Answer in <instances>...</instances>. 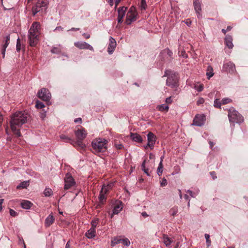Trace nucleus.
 <instances>
[{"label":"nucleus","mask_w":248,"mask_h":248,"mask_svg":"<svg viewBox=\"0 0 248 248\" xmlns=\"http://www.w3.org/2000/svg\"><path fill=\"white\" fill-rule=\"evenodd\" d=\"M28 114L23 111L16 112L11 116L10 125L12 132L16 137L21 136L20 128L27 122Z\"/></svg>","instance_id":"obj_1"},{"label":"nucleus","mask_w":248,"mask_h":248,"mask_svg":"<svg viewBox=\"0 0 248 248\" xmlns=\"http://www.w3.org/2000/svg\"><path fill=\"white\" fill-rule=\"evenodd\" d=\"M40 27L39 22H34L28 31V41L31 46H35L38 43L39 35L40 34Z\"/></svg>","instance_id":"obj_2"},{"label":"nucleus","mask_w":248,"mask_h":248,"mask_svg":"<svg viewBox=\"0 0 248 248\" xmlns=\"http://www.w3.org/2000/svg\"><path fill=\"white\" fill-rule=\"evenodd\" d=\"M108 140L104 139H96L93 140L92 146L95 153L105 152L107 149Z\"/></svg>","instance_id":"obj_3"},{"label":"nucleus","mask_w":248,"mask_h":248,"mask_svg":"<svg viewBox=\"0 0 248 248\" xmlns=\"http://www.w3.org/2000/svg\"><path fill=\"white\" fill-rule=\"evenodd\" d=\"M163 77H167L166 85L168 86L174 88L177 86L178 81L177 74L169 70H166Z\"/></svg>","instance_id":"obj_4"},{"label":"nucleus","mask_w":248,"mask_h":248,"mask_svg":"<svg viewBox=\"0 0 248 248\" xmlns=\"http://www.w3.org/2000/svg\"><path fill=\"white\" fill-rule=\"evenodd\" d=\"M48 1L47 0H38L35 5L32 7V13L35 16L38 13H45L47 9Z\"/></svg>","instance_id":"obj_5"},{"label":"nucleus","mask_w":248,"mask_h":248,"mask_svg":"<svg viewBox=\"0 0 248 248\" xmlns=\"http://www.w3.org/2000/svg\"><path fill=\"white\" fill-rule=\"evenodd\" d=\"M75 134L77 138V141H75V145L83 148L85 147L82 141L86 138L87 133L84 128H81L75 130Z\"/></svg>","instance_id":"obj_6"},{"label":"nucleus","mask_w":248,"mask_h":248,"mask_svg":"<svg viewBox=\"0 0 248 248\" xmlns=\"http://www.w3.org/2000/svg\"><path fill=\"white\" fill-rule=\"evenodd\" d=\"M228 116L231 123H240L243 121L242 115L233 108L229 109Z\"/></svg>","instance_id":"obj_7"},{"label":"nucleus","mask_w":248,"mask_h":248,"mask_svg":"<svg viewBox=\"0 0 248 248\" xmlns=\"http://www.w3.org/2000/svg\"><path fill=\"white\" fill-rule=\"evenodd\" d=\"M37 96L43 101H48L51 98V93L47 89L44 88L38 91Z\"/></svg>","instance_id":"obj_8"},{"label":"nucleus","mask_w":248,"mask_h":248,"mask_svg":"<svg viewBox=\"0 0 248 248\" xmlns=\"http://www.w3.org/2000/svg\"><path fill=\"white\" fill-rule=\"evenodd\" d=\"M137 13L133 7H131L126 16L125 23L127 25H130L131 23L136 20Z\"/></svg>","instance_id":"obj_9"},{"label":"nucleus","mask_w":248,"mask_h":248,"mask_svg":"<svg viewBox=\"0 0 248 248\" xmlns=\"http://www.w3.org/2000/svg\"><path fill=\"white\" fill-rule=\"evenodd\" d=\"M76 185V182L72 175L67 173L64 177V189L67 190L74 186Z\"/></svg>","instance_id":"obj_10"},{"label":"nucleus","mask_w":248,"mask_h":248,"mask_svg":"<svg viewBox=\"0 0 248 248\" xmlns=\"http://www.w3.org/2000/svg\"><path fill=\"white\" fill-rule=\"evenodd\" d=\"M205 121V117L203 114H198L194 118L192 125L201 126L204 124Z\"/></svg>","instance_id":"obj_11"},{"label":"nucleus","mask_w":248,"mask_h":248,"mask_svg":"<svg viewBox=\"0 0 248 248\" xmlns=\"http://www.w3.org/2000/svg\"><path fill=\"white\" fill-rule=\"evenodd\" d=\"M75 46L80 49H89L91 51H94L93 47L85 42L78 41L74 43Z\"/></svg>","instance_id":"obj_12"},{"label":"nucleus","mask_w":248,"mask_h":248,"mask_svg":"<svg viewBox=\"0 0 248 248\" xmlns=\"http://www.w3.org/2000/svg\"><path fill=\"white\" fill-rule=\"evenodd\" d=\"M147 140L148 143L144 147L146 149L150 147L151 149H153L156 140L155 136L153 133L149 132L147 135Z\"/></svg>","instance_id":"obj_13"},{"label":"nucleus","mask_w":248,"mask_h":248,"mask_svg":"<svg viewBox=\"0 0 248 248\" xmlns=\"http://www.w3.org/2000/svg\"><path fill=\"white\" fill-rule=\"evenodd\" d=\"M116 42L112 37L109 38V43L108 47V51L109 54H112L116 46Z\"/></svg>","instance_id":"obj_14"},{"label":"nucleus","mask_w":248,"mask_h":248,"mask_svg":"<svg viewBox=\"0 0 248 248\" xmlns=\"http://www.w3.org/2000/svg\"><path fill=\"white\" fill-rule=\"evenodd\" d=\"M223 69L230 73H233L235 71V66L234 63L232 62H229L224 64L223 66Z\"/></svg>","instance_id":"obj_15"},{"label":"nucleus","mask_w":248,"mask_h":248,"mask_svg":"<svg viewBox=\"0 0 248 248\" xmlns=\"http://www.w3.org/2000/svg\"><path fill=\"white\" fill-rule=\"evenodd\" d=\"M193 5L194 9L197 14V16L199 18L202 16L201 12L202 11V7L201 1L200 0H193Z\"/></svg>","instance_id":"obj_16"},{"label":"nucleus","mask_w":248,"mask_h":248,"mask_svg":"<svg viewBox=\"0 0 248 248\" xmlns=\"http://www.w3.org/2000/svg\"><path fill=\"white\" fill-rule=\"evenodd\" d=\"M126 10L127 8L124 6L121 7L119 8L118 10V22L119 23H121L123 22V19L125 16Z\"/></svg>","instance_id":"obj_17"},{"label":"nucleus","mask_w":248,"mask_h":248,"mask_svg":"<svg viewBox=\"0 0 248 248\" xmlns=\"http://www.w3.org/2000/svg\"><path fill=\"white\" fill-rule=\"evenodd\" d=\"M123 209V205L122 202L121 201L117 202L115 205H114V208L113 209V213L111 215V217L112 218L113 215H116L119 214Z\"/></svg>","instance_id":"obj_18"},{"label":"nucleus","mask_w":248,"mask_h":248,"mask_svg":"<svg viewBox=\"0 0 248 248\" xmlns=\"http://www.w3.org/2000/svg\"><path fill=\"white\" fill-rule=\"evenodd\" d=\"M224 40L226 46L230 49L232 48L233 45L232 43V37L230 35H227L226 36Z\"/></svg>","instance_id":"obj_19"},{"label":"nucleus","mask_w":248,"mask_h":248,"mask_svg":"<svg viewBox=\"0 0 248 248\" xmlns=\"http://www.w3.org/2000/svg\"><path fill=\"white\" fill-rule=\"evenodd\" d=\"M130 138L134 141L141 143L142 141V137L137 133H131Z\"/></svg>","instance_id":"obj_20"},{"label":"nucleus","mask_w":248,"mask_h":248,"mask_svg":"<svg viewBox=\"0 0 248 248\" xmlns=\"http://www.w3.org/2000/svg\"><path fill=\"white\" fill-rule=\"evenodd\" d=\"M60 139L62 140L63 141L65 142H69L72 145H75V140H72L71 138L68 137L66 135H65L64 134H62L60 136Z\"/></svg>","instance_id":"obj_21"},{"label":"nucleus","mask_w":248,"mask_h":248,"mask_svg":"<svg viewBox=\"0 0 248 248\" xmlns=\"http://www.w3.org/2000/svg\"><path fill=\"white\" fill-rule=\"evenodd\" d=\"M96 233L95 229L93 228H91L90 230H89L86 232V236L89 239H92L95 237Z\"/></svg>","instance_id":"obj_22"},{"label":"nucleus","mask_w":248,"mask_h":248,"mask_svg":"<svg viewBox=\"0 0 248 248\" xmlns=\"http://www.w3.org/2000/svg\"><path fill=\"white\" fill-rule=\"evenodd\" d=\"M54 217L52 215H49L45 219V226L46 227L50 226L54 221Z\"/></svg>","instance_id":"obj_23"},{"label":"nucleus","mask_w":248,"mask_h":248,"mask_svg":"<svg viewBox=\"0 0 248 248\" xmlns=\"http://www.w3.org/2000/svg\"><path fill=\"white\" fill-rule=\"evenodd\" d=\"M163 240L164 244L167 247H170L171 243H172V240L166 234H163Z\"/></svg>","instance_id":"obj_24"},{"label":"nucleus","mask_w":248,"mask_h":248,"mask_svg":"<svg viewBox=\"0 0 248 248\" xmlns=\"http://www.w3.org/2000/svg\"><path fill=\"white\" fill-rule=\"evenodd\" d=\"M163 158H164L163 156L161 157L160 161L159 163V165H158V168L157 169V174L159 176L161 175L162 172H163V167L162 162H163Z\"/></svg>","instance_id":"obj_25"},{"label":"nucleus","mask_w":248,"mask_h":248,"mask_svg":"<svg viewBox=\"0 0 248 248\" xmlns=\"http://www.w3.org/2000/svg\"><path fill=\"white\" fill-rule=\"evenodd\" d=\"M32 205V203L29 201H23L21 203V207L25 209H30Z\"/></svg>","instance_id":"obj_26"},{"label":"nucleus","mask_w":248,"mask_h":248,"mask_svg":"<svg viewBox=\"0 0 248 248\" xmlns=\"http://www.w3.org/2000/svg\"><path fill=\"white\" fill-rule=\"evenodd\" d=\"M169 106L165 104H162L158 105L157 107V109L160 111H165L167 112L169 110Z\"/></svg>","instance_id":"obj_27"},{"label":"nucleus","mask_w":248,"mask_h":248,"mask_svg":"<svg viewBox=\"0 0 248 248\" xmlns=\"http://www.w3.org/2000/svg\"><path fill=\"white\" fill-rule=\"evenodd\" d=\"M53 191L50 188H46L44 191V194L45 197H50L53 195Z\"/></svg>","instance_id":"obj_28"},{"label":"nucleus","mask_w":248,"mask_h":248,"mask_svg":"<svg viewBox=\"0 0 248 248\" xmlns=\"http://www.w3.org/2000/svg\"><path fill=\"white\" fill-rule=\"evenodd\" d=\"M207 78L210 79L214 75L213 69L211 66H209L207 67V72L206 73Z\"/></svg>","instance_id":"obj_29"},{"label":"nucleus","mask_w":248,"mask_h":248,"mask_svg":"<svg viewBox=\"0 0 248 248\" xmlns=\"http://www.w3.org/2000/svg\"><path fill=\"white\" fill-rule=\"evenodd\" d=\"M62 47L60 45H59L58 46L53 47L51 50V52L52 53L55 54H59L61 52Z\"/></svg>","instance_id":"obj_30"},{"label":"nucleus","mask_w":248,"mask_h":248,"mask_svg":"<svg viewBox=\"0 0 248 248\" xmlns=\"http://www.w3.org/2000/svg\"><path fill=\"white\" fill-rule=\"evenodd\" d=\"M122 239L120 238V237L114 238L113 240L111 241V246L113 247L116 244L122 243Z\"/></svg>","instance_id":"obj_31"},{"label":"nucleus","mask_w":248,"mask_h":248,"mask_svg":"<svg viewBox=\"0 0 248 248\" xmlns=\"http://www.w3.org/2000/svg\"><path fill=\"white\" fill-rule=\"evenodd\" d=\"M146 160H144L141 164V169L148 176H150L148 169L146 168Z\"/></svg>","instance_id":"obj_32"},{"label":"nucleus","mask_w":248,"mask_h":248,"mask_svg":"<svg viewBox=\"0 0 248 248\" xmlns=\"http://www.w3.org/2000/svg\"><path fill=\"white\" fill-rule=\"evenodd\" d=\"M4 41H5V43L3 45L2 48L6 49V48L7 47V46L9 44V41H10V35L9 34H8L5 37Z\"/></svg>","instance_id":"obj_33"},{"label":"nucleus","mask_w":248,"mask_h":248,"mask_svg":"<svg viewBox=\"0 0 248 248\" xmlns=\"http://www.w3.org/2000/svg\"><path fill=\"white\" fill-rule=\"evenodd\" d=\"M29 185V183L28 181H25L22 183H21L17 186V188H27Z\"/></svg>","instance_id":"obj_34"},{"label":"nucleus","mask_w":248,"mask_h":248,"mask_svg":"<svg viewBox=\"0 0 248 248\" xmlns=\"http://www.w3.org/2000/svg\"><path fill=\"white\" fill-rule=\"evenodd\" d=\"M98 221H99L98 218H93L91 222V224L92 225L91 228H93L95 229V228L98 223Z\"/></svg>","instance_id":"obj_35"},{"label":"nucleus","mask_w":248,"mask_h":248,"mask_svg":"<svg viewBox=\"0 0 248 248\" xmlns=\"http://www.w3.org/2000/svg\"><path fill=\"white\" fill-rule=\"evenodd\" d=\"M170 214L172 216H174L178 213V209L177 207H174L171 208L169 211Z\"/></svg>","instance_id":"obj_36"},{"label":"nucleus","mask_w":248,"mask_h":248,"mask_svg":"<svg viewBox=\"0 0 248 248\" xmlns=\"http://www.w3.org/2000/svg\"><path fill=\"white\" fill-rule=\"evenodd\" d=\"M222 102L218 99H216L214 102V106L216 108H220Z\"/></svg>","instance_id":"obj_37"},{"label":"nucleus","mask_w":248,"mask_h":248,"mask_svg":"<svg viewBox=\"0 0 248 248\" xmlns=\"http://www.w3.org/2000/svg\"><path fill=\"white\" fill-rule=\"evenodd\" d=\"M35 107L37 108L41 109V108H43L45 107V105L43 103L40 102L39 100H37L36 101Z\"/></svg>","instance_id":"obj_38"},{"label":"nucleus","mask_w":248,"mask_h":248,"mask_svg":"<svg viewBox=\"0 0 248 248\" xmlns=\"http://www.w3.org/2000/svg\"><path fill=\"white\" fill-rule=\"evenodd\" d=\"M105 194H103V193H99V199L100 202L103 203L104 201H105L106 199V197L105 196Z\"/></svg>","instance_id":"obj_39"},{"label":"nucleus","mask_w":248,"mask_h":248,"mask_svg":"<svg viewBox=\"0 0 248 248\" xmlns=\"http://www.w3.org/2000/svg\"><path fill=\"white\" fill-rule=\"evenodd\" d=\"M109 190V189H108V187H107V186H106L105 185H103L100 192V193H103V194H106Z\"/></svg>","instance_id":"obj_40"},{"label":"nucleus","mask_w":248,"mask_h":248,"mask_svg":"<svg viewBox=\"0 0 248 248\" xmlns=\"http://www.w3.org/2000/svg\"><path fill=\"white\" fill-rule=\"evenodd\" d=\"M122 243L124 245L126 246H129L130 244V242L128 240V238H124L122 239Z\"/></svg>","instance_id":"obj_41"},{"label":"nucleus","mask_w":248,"mask_h":248,"mask_svg":"<svg viewBox=\"0 0 248 248\" xmlns=\"http://www.w3.org/2000/svg\"><path fill=\"white\" fill-rule=\"evenodd\" d=\"M205 238L206 239L207 245L208 247L210 246L211 243V240H210V235L208 234H205Z\"/></svg>","instance_id":"obj_42"},{"label":"nucleus","mask_w":248,"mask_h":248,"mask_svg":"<svg viewBox=\"0 0 248 248\" xmlns=\"http://www.w3.org/2000/svg\"><path fill=\"white\" fill-rule=\"evenodd\" d=\"M160 184L161 186H166L168 184L166 179L165 178H162V180L160 181Z\"/></svg>","instance_id":"obj_43"},{"label":"nucleus","mask_w":248,"mask_h":248,"mask_svg":"<svg viewBox=\"0 0 248 248\" xmlns=\"http://www.w3.org/2000/svg\"><path fill=\"white\" fill-rule=\"evenodd\" d=\"M231 101H232L231 99L229 98H223L221 100V102L223 105L227 104L231 102Z\"/></svg>","instance_id":"obj_44"},{"label":"nucleus","mask_w":248,"mask_h":248,"mask_svg":"<svg viewBox=\"0 0 248 248\" xmlns=\"http://www.w3.org/2000/svg\"><path fill=\"white\" fill-rule=\"evenodd\" d=\"M21 49V44H20V41L19 38L17 39L16 42V50L17 51H19Z\"/></svg>","instance_id":"obj_45"},{"label":"nucleus","mask_w":248,"mask_h":248,"mask_svg":"<svg viewBox=\"0 0 248 248\" xmlns=\"http://www.w3.org/2000/svg\"><path fill=\"white\" fill-rule=\"evenodd\" d=\"M147 7L145 0H142L141 2V9L145 10Z\"/></svg>","instance_id":"obj_46"},{"label":"nucleus","mask_w":248,"mask_h":248,"mask_svg":"<svg viewBox=\"0 0 248 248\" xmlns=\"http://www.w3.org/2000/svg\"><path fill=\"white\" fill-rule=\"evenodd\" d=\"M194 88L198 92H201L203 90V86L202 85H200L199 86L194 87Z\"/></svg>","instance_id":"obj_47"},{"label":"nucleus","mask_w":248,"mask_h":248,"mask_svg":"<svg viewBox=\"0 0 248 248\" xmlns=\"http://www.w3.org/2000/svg\"><path fill=\"white\" fill-rule=\"evenodd\" d=\"M204 102V100L203 98H199L197 101V105H200L202 104Z\"/></svg>","instance_id":"obj_48"},{"label":"nucleus","mask_w":248,"mask_h":248,"mask_svg":"<svg viewBox=\"0 0 248 248\" xmlns=\"http://www.w3.org/2000/svg\"><path fill=\"white\" fill-rule=\"evenodd\" d=\"M115 146L117 149L119 150L122 149L124 148V145L122 144H116Z\"/></svg>","instance_id":"obj_49"},{"label":"nucleus","mask_w":248,"mask_h":248,"mask_svg":"<svg viewBox=\"0 0 248 248\" xmlns=\"http://www.w3.org/2000/svg\"><path fill=\"white\" fill-rule=\"evenodd\" d=\"M10 214L11 216L12 217H15L17 215V213L16 212L14 211V210L13 209H10Z\"/></svg>","instance_id":"obj_50"},{"label":"nucleus","mask_w":248,"mask_h":248,"mask_svg":"<svg viewBox=\"0 0 248 248\" xmlns=\"http://www.w3.org/2000/svg\"><path fill=\"white\" fill-rule=\"evenodd\" d=\"M165 102L167 104H170L171 103V102H172V100H171V97H167L166 99Z\"/></svg>","instance_id":"obj_51"},{"label":"nucleus","mask_w":248,"mask_h":248,"mask_svg":"<svg viewBox=\"0 0 248 248\" xmlns=\"http://www.w3.org/2000/svg\"><path fill=\"white\" fill-rule=\"evenodd\" d=\"M180 55L182 56L184 58H187V57L186 54V52L183 50L181 51V54H180Z\"/></svg>","instance_id":"obj_52"},{"label":"nucleus","mask_w":248,"mask_h":248,"mask_svg":"<svg viewBox=\"0 0 248 248\" xmlns=\"http://www.w3.org/2000/svg\"><path fill=\"white\" fill-rule=\"evenodd\" d=\"M211 175L212 176L213 179H215L217 178V176L216 175V172L215 171H211L210 172Z\"/></svg>","instance_id":"obj_53"},{"label":"nucleus","mask_w":248,"mask_h":248,"mask_svg":"<svg viewBox=\"0 0 248 248\" xmlns=\"http://www.w3.org/2000/svg\"><path fill=\"white\" fill-rule=\"evenodd\" d=\"M82 35L86 38V39H89L90 38V34L87 33H83L82 34Z\"/></svg>","instance_id":"obj_54"},{"label":"nucleus","mask_w":248,"mask_h":248,"mask_svg":"<svg viewBox=\"0 0 248 248\" xmlns=\"http://www.w3.org/2000/svg\"><path fill=\"white\" fill-rule=\"evenodd\" d=\"M46 111L40 113V117L42 119H44L45 118V117H46Z\"/></svg>","instance_id":"obj_55"},{"label":"nucleus","mask_w":248,"mask_h":248,"mask_svg":"<svg viewBox=\"0 0 248 248\" xmlns=\"http://www.w3.org/2000/svg\"><path fill=\"white\" fill-rule=\"evenodd\" d=\"M81 122H82V119L81 118H78L75 119L74 120V122L76 123H77L78 122H80L81 123Z\"/></svg>","instance_id":"obj_56"},{"label":"nucleus","mask_w":248,"mask_h":248,"mask_svg":"<svg viewBox=\"0 0 248 248\" xmlns=\"http://www.w3.org/2000/svg\"><path fill=\"white\" fill-rule=\"evenodd\" d=\"M5 51H6V49L2 48L1 53L2 55L3 58H4L5 57Z\"/></svg>","instance_id":"obj_57"},{"label":"nucleus","mask_w":248,"mask_h":248,"mask_svg":"<svg viewBox=\"0 0 248 248\" xmlns=\"http://www.w3.org/2000/svg\"><path fill=\"white\" fill-rule=\"evenodd\" d=\"M121 0H115V8H116L117 6L119 5V4L120 3V1H121Z\"/></svg>","instance_id":"obj_58"},{"label":"nucleus","mask_w":248,"mask_h":248,"mask_svg":"<svg viewBox=\"0 0 248 248\" xmlns=\"http://www.w3.org/2000/svg\"><path fill=\"white\" fill-rule=\"evenodd\" d=\"M187 193L190 195L191 197H195L194 194L192 191L188 190H187Z\"/></svg>","instance_id":"obj_59"},{"label":"nucleus","mask_w":248,"mask_h":248,"mask_svg":"<svg viewBox=\"0 0 248 248\" xmlns=\"http://www.w3.org/2000/svg\"><path fill=\"white\" fill-rule=\"evenodd\" d=\"M113 186V183H109L107 185H106V186H107L108 187V189H110L112 187V186Z\"/></svg>","instance_id":"obj_60"},{"label":"nucleus","mask_w":248,"mask_h":248,"mask_svg":"<svg viewBox=\"0 0 248 248\" xmlns=\"http://www.w3.org/2000/svg\"><path fill=\"white\" fill-rule=\"evenodd\" d=\"M3 202V199H0V211L2 210V204Z\"/></svg>","instance_id":"obj_61"},{"label":"nucleus","mask_w":248,"mask_h":248,"mask_svg":"<svg viewBox=\"0 0 248 248\" xmlns=\"http://www.w3.org/2000/svg\"><path fill=\"white\" fill-rule=\"evenodd\" d=\"M62 28L61 27V26H58V27H57L55 29V31H62Z\"/></svg>","instance_id":"obj_62"},{"label":"nucleus","mask_w":248,"mask_h":248,"mask_svg":"<svg viewBox=\"0 0 248 248\" xmlns=\"http://www.w3.org/2000/svg\"><path fill=\"white\" fill-rule=\"evenodd\" d=\"M108 3L111 6H112L113 5V0H108Z\"/></svg>","instance_id":"obj_63"},{"label":"nucleus","mask_w":248,"mask_h":248,"mask_svg":"<svg viewBox=\"0 0 248 248\" xmlns=\"http://www.w3.org/2000/svg\"><path fill=\"white\" fill-rule=\"evenodd\" d=\"M155 157V155L152 153H150L149 155V158L150 159H153Z\"/></svg>","instance_id":"obj_64"}]
</instances>
